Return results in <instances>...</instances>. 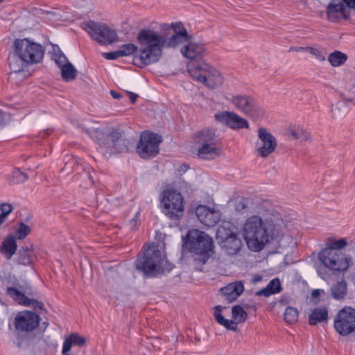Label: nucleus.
Masks as SVG:
<instances>
[{
    "label": "nucleus",
    "mask_w": 355,
    "mask_h": 355,
    "mask_svg": "<svg viewBox=\"0 0 355 355\" xmlns=\"http://www.w3.org/2000/svg\"><path fill=\"white\" fill-rule=\"evenodd\" d=\"M40 320V316L33 311L19 312L14 320L15 329L20 333L31 332L38 327Z\"/></svg>",
    "instance_id": "obj_15"
},
{
    "label": "nucleus",
    "mask_w": 355,
    "mask_h": 355,
    "mask_svg": "<svg viewBox=\"0 0 355 355\" xmlns=\"http://www.w3.org/2000/svg\"><path fill=\"white\" fill-rule=\"evenodd\" d=\"M259 141L257 142V151L263 157L271 154L277 146L275 137L268 132L264 128L258 130Z\"/></svg>",
    "instance_id": "obj_17"
},
{
    "label": "nucleus",
    "mask_w": 355,
    "mask_h": 355,
    "mask_svg": "<svg viewBox=\"0 0 355 355\" xmlns=\"http://www.w3.org/2000/svg\"><path fill=\"white\" fill-rule=\"evenodd\" d=\"M6 114L0 110V126L3 125L6 123Z\"/></svg>",
    "instance_id": "obj_50"
},
{
    "label": "nucleus",
    "mask_w": 355,
    "mask_h": 355,
    "mask_svg": "<svg viewBox=\"0 0 355 355\" xmlns=\"http://www.w3.org/2000/svg\"><path fill=\"white\" fill-rule=\"evenodd\" d=\"M289 51H306V47H291Z\"/></svg>",
    "instance_id": "obj_54"
},
{
    "label": "nucleus",
    "mask_w": 355,
    "mask_h": 355,
    "mask_svg": "<svg viewBox=\"0 0 355 355\" xmlns=\"http://www.w3.org/2000/svg\"><path fill=\"white\" fill-rule=\"evenodd\" d=\"M198 156L203 159H214L220 154V148L216 145H198Z\"/></svg>",
    "instance_id": "obj_26"
},
{
    "label": "nucleus",
    "mask_w": 355,
    "mask_h": 355,
    "mask_svg": "<svg viewBox=\"0 0 355 355\" xmlns=\"http://www.w3.org/2000/svg\"><path fill=\"white\" fill-rule=\"evenodd\" d=\"M349 8L355 10V0H343Z\"/></svg>",
    "instance_id": "obj_51"
},
{
    "label": "nucleus",
    "mask_w": 355,
    "mask_h": 355,
    "mask_svg": "<svg viewBox=\"0 0 355 355\" xmlns=\"http://www.w3.org/2000/svg\"><path fill=\"white\" fill-rule=\"evenodd\" d=\"M214 118L217 122L225 125L233 130L249 128L248 121L232 112H218L215 114Z\"/></svg>",
    "instance_id": "obj_16"
},
{
    "label": "nucleus",
    "mask_w": 355,
    "mask_h": 355,
    "mask_svg": "<svg viewBox=\"0 0 355 355\" xmlns=\"http://www.w3.org/2000/svg\"><path fill=\"white\" fill-rule=\"evenodd\" d=\"M248 208V200L242 199L239 202H237L236 206V209L238 211H243Z\"/></svg>",
    "instance_id": "obj_46"
},
{
    "label": "nucleus",
    "mask_w": 355,
    "mask_h": 355,
    "mask_svg": "<svg viewBox=\"0 0 355 355\" xmlns=\"http://www.w3.org/2000/svg\"><path fill=\"white\" fill-rule=\"evenodd\" d=\"M6 294L19 304L28 307H32L35 310H44V304L42 302L34 299L28 298L15 287H8L6 290Z\"/></svg>",
    "instance_id": "obj_18"
},
{
    "label": "nucleus",
    "mask_w": 355,
    "mask_h": 355,
    "mask_svg": "<svg viewBox=\"0 0 355 355\" xmlns=\"http://www.w3.org/2000/svg\"><path fill=\"white\" fill-rule=\"evenodd\" d=\"M198 220L205 225L213 227L220 220V214L218 211L211 210L206 206H198L196 210Z\"/></svg>",
    "instance_id": "obj_20"
},
{
    "label": "nucleus",
    "mask_w": 355,
    "mask_h": 355,
    "mask_svg": "<svg viewBox=\"0 0 355 355\" xmlns=\"http://www.w3.org/2000/svg\"><path fill=\"white\" fill-rule=\"evenodd\" d=\"M222 311L223 307L220 305L216 306L214 307V315L216 322L228 330L235 331L237 328V322L233 320H228L225 318L224 316L221 314Z\"/></svg>",
    "instance_id": "obj_27"
},
{
    "label": "nucleus",
    "mask_w": 355,
    "mask_h": 355,
    "mask_svg": "<svg viewBox=\"0 0 355 355\" xmlns=\"http://www.w3.org/2000/svg\"><path fill=\"white\" fill-rule=\"evenodd\" d=\"M320 261L327 268L336 271H345L352 263V259L334 248H326L318 254Z\"/></svg>",
    "instance_id": "obj_9"
},
{
    "label": "nucleus",
    "mask_w": 355,
    "mask_h": 355,
    "mask_svg": "<svg viewBox=\"0 0 355 355\" xmlns=\"http://www.w3.org/2000/svg\"><path fill=\"white\" fill-rule=\"evenodd\" d=\"M185 245L189 252L193 253L194 260L202 263H205L214 253L211 237L198 230L188 232Z\"/></svg>",
    "instance_id": "obj_4"
},
{
    "label": "nucleus",
    "mask_w": 355,
    "mask_h": 355,
    "mask_svg": "<svg viewBox=\"0 0 355 355\" xmlns=\"http://www.w3.org/2000/svg\"><path fill=\"white\" fill-rule=\"evenodd\" d=\"M292 136L295 139L306 141L310 139L309 134L302 128H297L292 132Z\"/></svg>",
    "instance_id": "obj_40"
},
{
    "label": "nucleus",
    "mask_w": 355,
    "mask_h": 355,
    "mask_svg": "<svg viewBox=\"0 0 355 355\" xmlns=\"http://www.w3.org/2000/svg\"><path fill=\"white\" fill-rule=\"evenodd\" d=\"M103 55L107 60H115L119 58V57H121L119 49L112 52L103 53Z\"/></svg>",
    "instance_id": "obj_45"
},
{
    "label": "nucleus",
    "mask_w": 355,
    "mask_h": 355,
    "mask_svg": "<svg viewBox=\"0 0 355 355\" xmlns=\"http://www.w3.org/2000/svg\"><path fill=\"white\" fill-rule=\"evenodd\" d=\"M339 108L338 107H336L334 109L332 110V111L335 113V112Z\"/></svg>",
    "instance_id": "obj_57"
},
{
    "label": "nucleus",
    "mask_w": 355,
    "mask_h": 355,
    "mask_svg": "<svg viewBox=\"0 0 355 355\" xmlns=\"http://www.w3.org/2000/svg\"><path fill=\"white\" fill-rule=\"evenodd\" d=\"M232 318L238 322H244L247 318V313L240 305L234 306L232 309Z\"/></svg>",
    "instance_id": "obj_37"
},
{
    "label": "nucleus",
    "mask_w": 355,
    "mask_h": 355,
    "mask_svg": "<svg viewBox=\"0 0 355 355\" xmlns=\"http://www.w3.org/2000/svg\"><path fill=\"white\" fill-rule=\"evenodd\" d=\"M31 232V227L23 222L19 223L16 235L19 239H24Z\"/></svg>",
    "instance_id": "obj_39"
},
{
    "label": "nucleus",
    "mask_w": 355,
    "mask_h": 355,
    "mask_svg": "<svg viewBox=\"0 0 355 355\" xmlns=\"http://www.w3.org/2000/svg\"><path fill=\"white\" fill-rule=\"evenodd\" d=\"M60 69L61 76L64 80L71 81L76 79L77 71L71 63L64 65Z\"/></svg>",
    "instance_id": "obj_32"
},
{
    "label": "nucleus",
    "mask_w": 355,
    "mask_h": 355,
    "mask_svg": "<svg viewBox=\"0 0 355 355\" xmlns=\"http://www.w3.org/2000/svg\"><path fill=\"white\" fill-rule=\"evenodd\" d=\"M274 292L270 291V289L268 288V286H267L266 288L257 291L256 293V295L258 296H265V297H269L271 295H273Z\"/></svg>",
    "instance_id": "obj_47"
},
{
    "label": "nucleus",
    "mask_w": 355,
    "mask_h": 355,
    "mask_svg": "<svg viewBox=\"0 0 355 355\" xmlns=\"http://www.w3.org/2000/svg\"><path fill=\"white\" fill-rule=\"evenodd\" d=\"M83 28L101 44L108 45L116 41V31L105 24L89 21L83 23Z\"/></svg>",
    "instance_id": "obj_10"
},
{
    "label": "nucleus",
    "mask_w": 355,
    "mask_h": 355,
    "mask_svg": "<svg viewBox=\"0 0 355 355\" xmlns=\"http://www.w3.org/2000/svg\"><path fill=\"white\" fill-rule=\"evenodd\" d=\"M347 293V282L343 278L338 281L331 288V295L335 300L343 299Z\"/></svg>",
    "instance_id": "obj_29"
},
{
    "label": "nucleus",
    "mask_w": 355,
    "mask_h": 355,
    "mask_svg": "<svg viewBox=\"0 0 355 355\" xmlns=\"http://www.w3.org/2000/svg\"><path fill=\"white\" fill-rule=\"evenodd\" d=\"M127 94L129 96L130 102L132 103H135L136 102V101L137 100L139 95L137 94L132 93L131 92H127Z\"/></svg>",
    "instance_id": "obj_49"
},
{
    "label": "nucleus",
    "mask_w": 355,
    "mask_h": 355,
    "mask_svg": "<svg viewBox=\"0 0 355 355\" xmlns=\"http://www.w3.org/2000/svg\"><path fill=\"white\" fill-rule=\"evenodd\" d=\"M347 6L343 0H331L327 8L329 20L335 21L339 19H347L349 16Z\"/></svg>",
    "instance_id": "obj_19"
},
{
    "label": "nucleus",
    "mask_w": 355,
    "mask_h": 355,
    "mask_svg": "<svg viewBox=\"0 0 355 355\" xmlns=\"http://www.w3.org/2000/svg\"><path fill=\"white\" fill-rule=\"evenodd\" d=\"M96 143L105 150L106 154L123 153L128 151V141L123 137V132L112 129L109 135L105 136L102 131L96 130Z\"/></svg>",
    "instance_id": "obj_6"
},
{
    "label": "nucleus",
    "mask_w": 355,
    "mask_h": 355,
    "mask_svg": "<svg viewBox=\"0 0 355 355\" xmlns=\"http://www.w3.org/2000/svg\"><path fill=\"white\" fill-rule=\"evenodd\" d=\"M274 226L272 220H263L258 216L249 217L243 226V236L248 248L254 252L263 250L273 236Z\"/></svg>",
    "instance_id": "obj_2"
},
{
    "label": "nucleus",
    "mask_w": 355,
    "mask_h": 355,
    "mask_svg": "<svg viewBox=\"0 0 355 355\" xmlns=\"http://www.w3.org/2000/svg\"><path fill=\"white\" fill-rule=\"evenodd\" d=\"M164 214L171 219L178 220L184 214V200L180 192L166 189L161 194Z\"/></svg>",
    "instance_id": "obj_8"
},
{
    "label": "nucleus",
    "mask_w": 355,
    "mask_h": 355,
    "mask_svg": "<svg viewBox=\"0 0 355 355\" xmlns=\"http://www.w3.org/2000/svg\"><path fill=\"white\" fill-rule=\"evenodd\" d=\"M231 102L239 111L253 119H257L263 115V110L251 96H233Z\"/></svg>",
    "instance_id": "obj_13"
},
{
    "label": "nucleus",
    "mask_w": 355,
    "mask_h": 355,
    "mask_svg": "<svg viewBox=\"0 0 355 355\" xmlns=\"http://www.w3.org/2000/svg\"><path fill=\"white\" fill-rule=\"evenodd\" d=\"M327 320L328 309L325 306L315 308L309 316V323L310 325L327 322Z\"/></svg>",
    "instance_id": "obj_25"
},
{
    "label": "nucleus",
    "mask_w": 355,
    "mask_h": 355,
    "mask_svg": "<svg viewBox=\"0 0 355 355\" xmlns=\"http://www.w3.org/2000/svg\"><path fill=\"white\" fill-rule=\"evenodd\" d=\"M4 0H0V3H2Z\"/></svg>",
    "instance_id": "obj_58"
},
{
    "label": "nucleus",
    "mask_w": 355,
    "mask_h": 355,
    "mask_svg": "<svg viewBox=\"0 0 355 355\" xmlns=\"http://www.w3.org/2000/svg\"><path fill=\"white\" fill-rule=\"evenodd\" d=\"M8 62L13 73H19L23 71V66L17 64L15 58L14 57H8Z\"/></svg>",
    "instance_id": "obj_42"
},
{
    "label": "nucleus",
    "mask_w": 355,
    "mask_h": 355,
    "mask_svg": "<svg viewBox=\"0 0 355 355\" xmlns=\"http://www.w3.org/2000/svg\"><path fill=\"white\" fill-rule=\"evenodd\" d=\"M139 215H140V214L139 212H137L135 214V217L129 221V226H130V230H135L137 228V227L138 225Z\"/></svg>",
    "instance_id": "obj_48"
},
{
    "label": "nucleus",
    "mask_w": 355,
    "mask_h": 355,
    "mask_svg": "<svg viewBox=\"0 0 355 355\" xmlns=\"http://www.w3.org/2000/svg\"><path fill=\"white\" fill-rule=\"evenodd\" d=\"M36 258L33 244L24 243L18 250L16 262L19 265L32 266Z\"/></svg>",
    "instance_id": "obj_21"
},
{
    "label": "nucleus",
    "mask_w": 355,
    "mask_h": 355,
    "mask_svg": "<svg viewBox=\"0 0 355 355\" xmlns=\"http://www.w3.org/2000/svg\"><path fill=\"white\" fill-rule=\"evenodd\" d=\"M268 286L270 291L274 292V294L279 293L282 290L280 282L277 278L272 279Z\"/></svg>",
    "instance_id": "obj_41"
},
{
    "label": "nucleus",
    "mask_w": 355,
    "mask_h": 355,
    "mask_svg": "<svg viewBox=\"0 0 355 355\" xmlns=\"http://www.w3.org/2000/svg\"><path fill=\"white\" fill-rule=\"evenodd\" d=\"M110 94L115 99H119L121 98V95L114 90L110 91Z\"/></svg>",
    "instance_id": "obj_52"
},
{
    "label": "nucleus",
    "mask_w": 355,
    "mask_h": 355,
    "mask_svg": "<svg viewBox=\"0 0 355 355\" xmlns=\"http://www.w3.org/2000/svg\"><path fill=\"white\" fill-rule=\"evenodd\" d=\"M197 145H216V136L215 132L209 129L202 130L197 132L193 138Z\"/></svg>",
    "instance_id": "obj_24"
},
{
    "label": "nucleus",
    "mask_w": 355,
    "mask_h": 355,
    "mask_svg": "<svg viewBox=\"0 0 355 355\" xmlns=\"http://www.w3.org/2000/svg\"><path fill=\"white\" fill-rule=\"evenodd\" d=\"M347 245V241L345 239H340L337 241H334L332 243H331L329 248H334L336 249V250L340 251L339 250L343 248Z\"/></svg>",
    "instance_id": "obj_44"
},
{
    "label": "nucleus",
    "mask_w": 355,
    "mask_h": 355,
    "mask_svg": "<svg viewBox=\"0 0 355 355\" xmlns=\"http://www.w3.org/2000/svg\"><path fill=\"white\" fill-rule=\"evenodd\" d=\"M187 67L189 73L194 80L209 88L214 89L223 83L220 72L205 61H194L189 64Z\"/></svg>",
    "instance_id": "obj_5"
},
{
    "label": "nucleus",
    "mask_w": 355,
    "mask_h": 355,
    "mask_svg": "<svg viewBox=\"0 0 355 355\" xmlns=\"http://www.w3.org/2000/svg\"><path fill=\"white\" fill-rule=\"evenodd\" d=\"M44 47L36 42L26 38L16 39L15 41V53L20 62L26 64L40 62L44 57Z\"/></svg>",
    "instance_id": "obj_7"
},
{
    "label": "nucleus",
    "mask_w": 355,
    "mask_h": 355,
    "mask_svg": "<svg viewBox=\"0 0 355 355\" xmlns=\"http://www.w3.org/2000/svg\"><path fill=\"white\" fill-rule=\"evenodd\" d=\"M85 343L86 340L85 337L80 336L77 333H73L65 338L62 347L64 348V352H69L72 345L82 347L85 344Z\"/></svg>",
    "instance_id": "obj_28"
},
{
    "label": "nucleus",
    "mask_w": 355,
    "mask_h": 355,
    "mask_svg": "<svg viewBox=\"0 0 355 355\" xmlns=\"http://www.w3.org/2000/svg\"><path fill=\"white\" fill-rule=\"evenodd\" d=\"M69 352H64V348L62 347V355H70V354H69Z\"/></svg>",
    "instance_id": "obj_56"
},
{
    "label": "nucleus",
    "mask_w": 355,
    "mask_h": 355,
    "mask_svg": "<svg viewBox=\"0 0 355 355\" xmlns=\"http://www.w3.org/2000/svg\"><path fill=\"white\" fill-rule=\"evenodd\" d=\"M334 327L337 333L345 336L355 331V309L345 306L334 318Z\"/></svg>",
    "instance_id": "obj_12"
},
{
    "label": "nucleus",
    "mask_w": 355,
    "mask_h": 355,
    "mask_svg": "<svg viewBox=\"0 0 355 355\" xmlns=\"http://www.w3.org/2000/svg\"><path fill=\"white\" fill-rule=\"evenodd\" d=\"M87 176L89 179V180L91 181V183L93 184L94 183V180L92 178V176L89 174H87Z\"/></svg>",
    "instance_id": "obj_55"
},
{
    "label": "nucleus",
    "mask_w": 355,
    "mask_h": 355,
    "mask_svg": "<svg viewBox=\"0 0 355 355\" xmlns=\"http://www.w3.org/2000/svg\"><path fill=\"white\" fill-rule=\"evenodd\" d=\"M347 59L346 54L336 51L329 54L328 60L333 67H339L342 65Z\"/></svg>",
    "instance_id": "obj_34"
},
{
    "label": "nucleus",
    "mask_w": 355,
    "mask_h": 355,
    "mask_svg": "<svg viewBox=\"0 0 355 355\" xmlns=\"http://www.w3.org/2000/svg\"><path fill=\"white\" fill-rule=\"evenodd\" d=\"M225 300L228 303L235 301L244 291V286L242 282H234L229 284L220 289Z\"/></svg>",
    "instance_id": "obj_23"
},
{
    "label": "nucleus",
    "mask_w": 355,
    "mask_h": 355,
    "mask_svg": "<svg viewBox=\"0 0 355 355\" xmlns=\"http://www.w3.org/2000/svg\"><path fill=\"white\" fill-rule=\"evenodd\" d=\"M321 290L320 289H315L313 291L311 295L313 297H317L320 295Z\"/></svg>",
    "instance_id": "obj_53"
},
{
    "label": "nucleus",
    "mask_w": 355,
    "mask_h": 355,
    "mask_svg": "<svg viewBox=\"0 0 355 355\" xmlns=\"http://www.w3.org/2000/svg\"><path fill=\"white\" fill-rule=\"evenodd\" d=\"M216 239L228 255H235L241 250V240L229 228L223 226L218 227L216 232Z\"/></svg>",
    "instance_id": "obj_14"
},
{
    "label": "nucleus",
    "mask_w": 355,
    "mask_h": 355,
    "mask_svg": "<svg viewBox=\"0 0 355 355\" xmlns=\"http://www.w3.org/2000/svg\"><path fill=\"white\" fill-rule=\"evenodd\" d=\"M28 176L19 168H15L8 177L7 180L10 184H21L26 181Z\"/></svg>",
    "instance_id": "obj_31"
},
{
    "label": "nucleus",
    "mask_w": 355,
    "mask_h": 355,
    "mask_svg": "<svg viewBox=\"0 0 355 355\" xmlns=\"http://www.w3.org/2000/svg\"><path fill=\"white\" fill-rule=\"evenodd\" d=\"M299 312L296 308L288 306L284 312V320L288 324H293L297 321Z\"/></svg>",
    "instance_id": "obj_36"
},
{
    "label": "nucleus",
    "mask_w": 355,
    "mask_h": 355,
    "mask_svg": "<svg viewBox=\"0 0 355 355\" xmlns=\"http://www.w3.org/2000/svg\"><path fill=\"white\" fill-rule=\"evenodd\" d=\"M11 204L4 203L0 205V225L6 220L8 215L12 211Z\"/></svg>",
    "instance_id": "obj_38"
},
{
    "label": "nucleus",
    "mask_w": 355,
    "mask_h": 355,
    "mask_svg": "<svg viewBox=\"0 0 355 355\" xmlns=\"http://www.w3.org/2000/svg\"><path fill=\"white\" fill-rule=\"evenodd\" d=\"M172 26L175 33L168 39L149 28H143L139 32L137 40L141 49L139 55L135 58L136 64L141 67L157 62L162 56L164 47H175L189 41L191 37L188 35L185 28L182 27L178 31L180 24H172Z\"/></svg>",
    "instance_id": "obj_1"
},
{
    "label": "nucleus",
    "mask_w": 355,
    "mask_h": 355,
    "mask_svg": "<svg viewBox=\"0 0 355 355\" xmlns=\"http://www.w3.org/2000/svg\"><path fill=\"white\" fill-rule=\"evenodd\" d=\"M140 49H141L140 46H139V49L138 46H136L135 44L130 43V44H124V45L121 46L119 50L120 51L121 57L122 56H128L131 54H133L134 53H137V54L135 55V56H134L133 61H135V57L139 55ZM134 63L136 65L135 62H134ZM137 66H138V65L137 64Z\"/></svg>",
    "instance_id": "obj_35"
},
{
    "label": "nucleus",
    "mask_w": 355,
    "mask_h": 355,
    "mask_svg": "<svg viewBox=\"0 0 355 355\" xmlns=\"http://www.w3.org/2000/svg\"><path fill=\"white\" fill-rule=\"evenodd\" d=\"M187 42V44L181 49V53L185 58L191 60L189 64L197 60L203 61L200 58L205 51L204 45L191 42V37Z\"/></svg>",
    "instance_id": "obj_22"
},
{
    "label": "nucleus",
    "mask_w": 355,
    "mask_h": 355,
    "mask_svg": "<svg viewBox=\"0 0 355 355\" xmlns=\"http://www.w3.org/2000/svg\"><path fill=\"white\" fill-rule=\"evenodd\" d=\"M52 58L60 68H62L64 65L70 63L65 55L60 51V48L57 45H55L53 47Z\"/></svg>",
    "instance_id": "obj_33"
},
{
    "label": "nucleus",
    "mask_w": 355,
    "mask_h": 355,
    "mask_svg": "<svg viewBox=\"0 0 355 355\" xmlns=\"http://www.w3.org/2000/svg\"><path fill=\"white\" fill-rule=\"evenodd\" d=\"M306 51L309 52L310 54L314 55L318 60L323 61L325 60L324 56L322 55L321 51L313 47H306Z\"/></svg>",
    "instance_id": "obj_43"
},
{
    "label": "nucleus",
    "mask_w": 355,
    "mask_h": 355,
    "mask_svg": "<svg viewBox=\"0 0 355 355\" xmlns=\"http://www.w3.org/2000/svg\"><path fill=\"white\" fill-rule=\"evenodd\" d=\"M17 245L14 237H8L4 240L1 251L7 259H10L17 250Z\"/></svg>",
    "instance_id": "obj_30"
},
{
    "label": "nucleus",
    "mask_w": 355,
    "mask_h": 355,
    "mask_svg": "<svg viewBox=\"0 0 355 355\" xmlns=\"http://www.w3.org/2000/svg\"><path fill=\"white\" fill-rule=\"evenodd\" d=\"M173 267L154 243L150 245L143 256L139 257L136 261V268L142 272L145 277H155L165 271L170 272Z\"/></svg>",
    "instance_id": "obj_3"
},
{
    "label": "nucleus",
    "mask_w": 355,
    "mask_h": 355,
    "mask_svg": "<svg viewBox=\"0 0 355 355\" xmlns=\"http://www.w3.org/2000/svg\"><path fill=\"white\" fill-rule=\"evenodd\" d=\"M162 141V137L157 134L144 131L140 136L137 152L144 159L154 157L159 153V144Z\"/></svg>",
    "instance_id": "obj_11"
}]
</instances>
